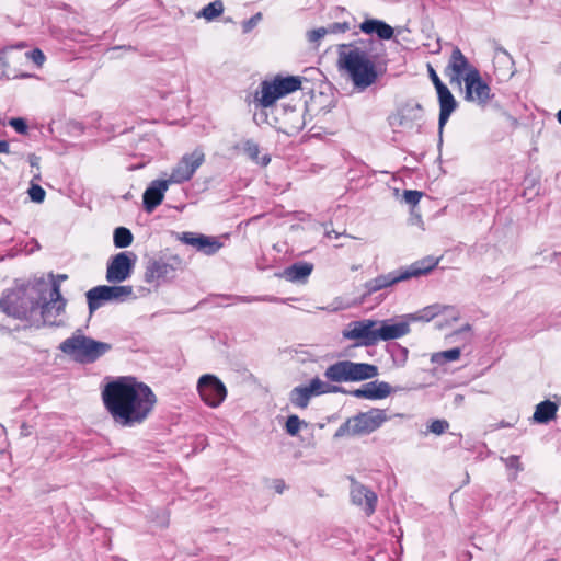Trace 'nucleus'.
Wrapping results in <instances>:
<instances>
[{
  "label": "nucleus",
  "instance_id": "3c124183",
  "mask_svg": "<svg viewBox=\"0 0 561 561\" xmlns=\"http://www.w3.org/2000/svg\"><path fill=\"white\" fill-rule=\"evenodd\" d=\"M49 277L51 278V283L57 280L60 284L62 280H66L68 278V275L58 274L57 276H55L54 274H49Z\"/></svg>",
  "mask_w": 561,
  "mask_h": 561
},
{
  "label": "nucleus",
  "instance_id": "c756f323",
  "mask_svg": "<svg viewBox=\"0 0 561 561\" xmlns=\"http://www.w3.org/2000/svg\"><path fill=\"white\" fill-rule=\"evenodd\" d=\"M114 245L116 248H127L131 244L134 237L129 229L118 227L114 230Z\"/></svg>",
  "mask_w": 561,
  "mask_h": 561
},
{
  "label": "nucleus",
  "instance_id": "5fc2aeb1",
  "mask_svg": "<svg viewBox=\"0 0 561 561\" xmlns=\"http://www.w3.org/2000/svg\"><path fill=\"white\" fill-rule=\"evenodd\" d=\"M366 561H375L371 557H367Z\"/></svg>",
  "mask_w": 561,
  "mask_h": 561
},
{
  "label": "nucleus",
  "instance_id": "49530a36",
  "mask_svg": "<svg viewBox=\"0 0 561 561\" xmlns=\"http://www.w3.org/2000/svg\"><path fill=\"white\" fill-rule=\"evenodd\" d=\"M350 30V24L347 22L344 23H333L330 25L329 32L332 33H345Z\"/></svg>",
  "mask_w": 561,
  "mask_h": 561
},
{
  "label": "nucleus",
  "instance_id": "412c9836",
  "mask_svg": "<svg viewBox=\"0 0 561 561\" xmlns=\"http://www.w3.org/2000/svg\"><path fill=\"white\" fill-rule=\"evenodd\" d=\"M436 92L439 103L438 127L442 133L451 113L457 108L458 103L447 85L440 88Z\"/></svg>",
  "mask_w": 561,
  "mask_h": 561
},
{
  "label": "nucleus",
  "instance_id": "e433bc0d",
  "mask_svg": "<svg viewBox=\"0 0 561 561\" xmlns=\"http://www.w3.org/2000/svg\"><path fill=\"white\" fill-rule=\"evenodd\" d=\"M28 194H30L31 199L35 203H42L46 196L45 190L41 185H37V184H33L28 188Z\"/></svg>",
  "mask_w": 561,
  "mask_h": 561
},
{
  "label": "nucleus",
  "instance_id": "a19ab883",
  "mask_svg": "<svg viewBox=\"0 0 561 561\" xmlns=\"http://www.w3.org/2000/svg\"><path fill=\"white\" fill-rule=\"evenodd\" d=\"M380 20L368 19L360 23L359 28L365 34H373L377 32Z\"/></svg>",
  "mask_w": 561,
  "mask_h": 561
},
{
  "label": "nucleus",
  "instance_id": "c03bdc74",
  "mask_svg": "<svg viewBox=\"0 0 561 561\" xmlns=\"http://www.w3.org/2000/svg\"><path fill=\"white\" fill-rule=\"evenodd\" d=\"M328 32H329V30H327L324 27L311 30L310 32H308V41L310 43H317L321 38H323Z\"/></svg>",
  "mask_w": 561,
  "mask_h": 561
},
{
  "label": "nucleus",
  "instance_id": "9d476101",
  "mask_svg": "<svg viewBox=\"0 0 561 561\" xmlns=\"http://www.w3.org/2000/svg\"><path fill=\"white\" fill-rule=\"evenodd\" d=\"M465 100L479 106H486L493 94L490 85L482 79L477 68L469 69L463 77Z\"/></svg>",
  "mask_w": 561,
  "mask_h": 561
},
{
  "label": "nucleus",
  "instance_id": "58836bf2",
  "mask_svg": "<svg viewBox=\"0 0 561 561\" xmlns=\"http://www.w3.org/2000/svg\"><path fill=\"white\" fill-rule=\"evenodd\" d=\"M25 55L37 67H42L46 60L44 53L39 48H34L33 50L27 51Z\"/></svg>",
  "mask_w": 561,
  "mask_h": 561
},
{
  "label": "nucleus",
  "instance_id": "cd10ccee",
  "mask_svg": "<svg viewBox=\"0 0 561 561\" xmlns=\"http://www.w3.org/2000/svg\"><path fill=\"white\" fill-rule=\"evenodd\" d=\"M224 12V3L221 0H215L208 3L203 10L198 13L197 16L204 18L206 21H213L220 16Z\"/></svg>",
  "mask_w": 561,
  "mask_h": 561
},
{
  "label": "nucleus",
  "instance_id": "9b49d317",
  "mask_svg": "<svg viewBox=\"0 0 561 561\" xmlns=\"http://www.w3.org/2000/svg\"><path fill=\"white\" fill-rule=\"evenodd\" d=\"M201 399L210 408L219 407L227 397V388L222 381L214 375H203L197 382Z\"/></svg>",
  "mask_w": 561,
  "mask_h": 561
},
{
  "label": "nucleus",
  "instance_id": "20e7f679",
  "mask_svg": "<svg viewBox=\"0 0 561 561\" xmlns=\"http://www.w3.org/2000/svg\"><path fill=\"white\" fill-rule=\"evenodd\" d=\"M112 348L111 344L95 341L79 331L66 339L59 350L81 364H91Z\"/></svg>",
  "mask_w": 561,
  "mask_h": 561
},
{
  "label": "nucleus",
  "instance_id": "864d4df0",
  "mask_svg": "<svg viewBox=\"0 0 561 561\" xmlns=\"http://www.w3.org/2000/svg\"><path fill=\"white\" fill-rule=\"evenodd\" d=\"M557 119L561 124V110L557 113Z\"/></svg>",
  "mask_w": 561,
  "mask_h": 561
},
{
  "label": "nucleus",
  "instance_id": "bb28decb",
  "mask_svg": "<svg viewBox=\"0 0 561 561\" xmlns=\"http://www.w3.org/2000/svg\"><path fill=\"white\" fill-rule=\"evenodd\" d=\"M311 399V394L306 387H296L290 392V402L299 409H306Z\"/></svg>",
  "mask_w": 561,
  "mask_h": 561
},
{
  "label": "nucleus",
  "instance_id": "603ef678",
  "mask_svg": "<svg viewBox=\"0 0 561 561\" xmlns=\"http://www.w3.org/2000/svg\"><path fill=\"white\" fill-rule=\"evenodd\" d=\"M260 19H261V14H260V13H257L255 16L251 18V19L249 20V22H248L249 26H248V27L245 26V30H247V31H248V30H250V27H251L252 25H254V24L256 23V21H257V20H260Z\"/></svg>",
  "mask_w": 561,
  "mask_h": 561
},
{
  "label": "nucleus",
  "instance_id": "1a4fd4ad",
  "mask_svg": "<svg viewBox=\"0 0 561 561\" xmlns=\"http://www.w3.org/2000/svg\"><path fill=\"white\" fill-rule=\"evenodd\" d=\"M38 308V301L19 291L9 293L0 299L1 311L20 320L30 319Z\"/></svg>",
  "mask_w": 561,
  "mask_h": 561
},
{
  "label": "nucleus",
  "instance_id": "ea45409f",
  "mask_svg": "<svg viewBox=\"0 0 561 561\" xmlns=\"http://www.w3.org/2000/svg\"><path fill=\"white\" fill-rule=\"evenodd\" d=\"M393 28L389 24L380 21L376 32L380 39H390L393 36Z\"/></svg>",
  "mask_w": 561,
  "mask_h": 561
},
{
  "label": "nucleus",
  "instance_id": "6e6552de",
  "mask_svg": "<svg viewBox=\"0 0 561 561\" xmlns=\"http://www.w3.org/2000/svg\"><path fill=\"white\" fill-rule=\"evenodd\" d=\"M133 295L130 285H100L87 291L89 311L92 313L106 301L123 302Z\"/></svg>",
  "mask_w": 561,
  "mask_h": 561
},
{
  "label": "nucleus",
  "instance_id": "f03ea898",
  "mask_svg": "<svg viewBox=\"0 0 561 561\" xmlns=\"http://www.w3.org/2000/svg\"><path fill=\"white\" fill-rule=\"evenodd\" d=\"M337 67L353 82L354 87L365 90L374 84L379 72L375 56L364 42L342 44L337 50Z\"/></svg>",
  "mask_w": 561,
  "mask_h": 561
},
{
  "label": "nucleus",
  "instance_id": "6ab92c4d",
  "mask_svg": "<svg viewBox=\"0 0 561 561\" xmlns=\"http://www.w3.org/2000/svg\"><path fill=\"white\" fill-rule=\"evenodd\" d=\"M169 183L168 180H158L145 191L142 203L146 211H153L162 203Z\"/></svg>",
  "mask_w": 561,
  "mask_h": 561
},
{
  "label": "nucleus",
  "instance_id": "7ed1b4c3",
  "mask_svg": "<svg viewBox=\"0 0 561 561\" xmlns=\"http://www.w3.org/2000/svg\"><path fill=\"white\" fill-rule=\"evenodd\" d=\"M439 263L438 257L426 256L413 262L411 265L378 275L365 283L367 294L371 295L379 290L389 288L400 282L420 277L432 272Z\"/></svg>",
  "mask_w": 561,
  "mask_h": 561
},
{
  "label": "nucleus",
  "instance_id": "4c0bfd02",
  "mask_svg": "<svg viewBox=\"0 0 561 561\" xmlns=\"http://www.w3.org/2000/svg\"><path fill=\"white\" fill-rule=\"evenodd\" d=\"M423 196V193L415 190H407L403 192V198L407 204L411 206H415L420 203L421 198Z\"/></svg>",
  "mask_w": 561,
  "mask_h": 561
},
{
  "label": "nucleus",
  "instance_id": "4be33fe9",
  "mask_svg": "<svg viewBox=\"0 0 561 561\" xmlns=\"http://www.w3.org/2000/svg\"><path fill=\"white\" fill-rule=\"evenodd\" d=\"M277 128L280 131L287 135H293L302 128L304 118L301 113L293 107L289 111H285L283 117L277 118Z\"/></svg>",
  "mask_w": 561,
  "mask_h": 561
},
{
  "label": "nucleus",
  "instance_id": "5701e85b",
  "mask_svg": "<svg viewBox=\"0 0 561 561\" xmlns=\"http://www.w3.org/2000/svg\"><path fill=\"white\" fill-rule=\"evenodd\" d=\"M313 264L297 262L284 270L283 276L291 283H306L313 271Z\"/></svg>",
  "mask_w": 561,
  "mask_h": 561
},
{
  "label": "nucleus",
  "instance_id": "79ce46f5",
  "mask_svg": "<svg viewBox=\"0 0 561 561\" xmlns=\"http://www.w3.org/2000/svg\"><path fill=\"white\" fill-rule=\"evenodd\" d=\"M448 427L449 424L445 420H434L428 426L430 431L436 435H442Z\"/></svg>",
  "mask_w": 561,
  "mask_h": 561
},
{
  "label": "nucleus",
  "instance_id": "37998d69",
  "mask_svg": "<svg viewBox=\"0 0 561 561\" xmlns=\"http://www.w3.org/2000/svg\"><path fill=\"white\" fill-rule=\"evenodd\" d=\"M10 126H12L15 131H18L19 134H26L27 131V124L25 122V119L21 118V117H16V118H11L10 122H9Z\"/></svg>",
  "mask_w": 561,
  "mask_h": 561
},
{
  "label": "nucleus",
  "instance_id": "423d86ee",
  "mask_svg": "<svg viewBox=\"0 0 561 561\" xmlns=\"http://www.w3.org/2000/svg\"><path fill=\"white\" fill-rule=\"evenodd\" d=\"M389 416L383 409L371 408L366 412H359L354 416L348 417L337 428L335 436H362L368 435L380 428Z\"/></svg>",
  "mask_w": 561,
  "mask_h": 561
},
{
  "label": "nucleus",
  "instance_id": "b1692460",
  "mask_svg": "<svg viewBox=\"0 0 561 561\" xmlns=\"http://www.w3.org/2000/svg\"><path fill=\"white\" fill-rule=\"evenodd\" d=\"M409 325L407 323H396V324H382L377 329V342L396 340L402 337L409 333Z\"/></svg>",
  "mask_w": 561,
  "mask_h": 561
},
{
  "label": "nucleus",
  "instance_id": "4468645a",
  "mask_svg": "<svg viewBox=\"0 0 561 561\" xmlns=\"http://www.w3.org/2000/svg\"><path fill=\"white\" fill-rule=\"evenodd\" d=\"M67 300L62 297L59 282L51 283L49 299L41 305V314L45 322L59 324L58 317L65 312Z\"/></svg>",
  "mask_w": 561,
  "mask_h": 561
},
{
  "label": "nucleus",
  "instance_id": "6e6d98bb",
  "mask_svg": "<svg viewBox=\"0 0 561 561\" xmlns=\"http://www.w3.org/2000/svg\"><path fill=\"white\" fill-rule=\"evenodd\" d=\"M545 561H557V560H556V559H553V558H550V559H547V560H545Z\"/></svg>",
  "mask_w": 561,
  "mask_h": 561
},
{
  "label": "nucleus",
  "instance_id": "8fccbe9b",
  "mask_svg": "<svg viewBox=\"0 0 561 561\" xmlns=\"http://www.w3.org/2000/svg\"><path fill=\"white\" fill-rule=\"evenodd\" d=\"M9 152H10L9 142L5 140H0V153H9Z\"/></svg>",
  "mask_w": 561,
  "mask_h": 561
},
{
  "label": "nucleus",
  "instance_id": "c9c22d12",
  "mask_svg": "<svg viewBox=\"0 0 561 561\" xmlns=\"http://www.w3.org/2000/svg\"><path fill=\"white\" fill-rule=\"evenodd\" d=\"M204 234H198L194 232H183L179 239L184 242L185 244H190L196 249H198L201 240Z\"/></svg>",
  "mask_w": 561,
  "mask_h": 561
},
{
  "label": "nucleus",
  "instance_id": "2f4dec72",
  "mask_svg": "<svg viewBox=\"0 0 561 561\" xmlns=\"http://www.w3.org/2000/svg\"><path fill=\"white\" fill-rule=\"evenodd\" d=\"M222 247L221 242L217 240L215 237L203 236L198 251L203 252L206 255L215 254Z\"/></svg>",
  "mask_w": 561,
  "mask_h": 561
},
{
  "label": "nucleus",
  "instance_id": "72a5a7b5",
  "mask_svg": "<svg viewBox=\"0 0 561 561\" xmlns=\"http://www.w3.org/2000/svg\"><path fill=\"white\" fill-rule=\"evenodd\" d=\"M460 348L455 347L433 355L432 360L437 363L454 362L460 357Z\"/></svg>",
  "mask_w": 561,
  "mask_h": 561
},
{
  "label": "nucleus",
  "instance_id": "f8f14e48",
  "mask_svg": "<svg viewBox=\"0 0 561 561\" xmlns=\"http://www.w3.org/2000/svg\"><path fill=\"white\" fill-rule=\"evenodd\" d=\"M136 255L131 252H119L111 257L106 268V279L119 284L128 279L135 266Z\"/></svg>",
  "mask_w": 561,
  "mask_h": 561
},
{
  "label": "nucleus",
  "instance_id": "0eeeda50",
  "mask_svg": "<svg viewBox=\"0 0 561 561\" xmlns=\"http://www.w3.org/2000/svg\"><path fill=\"white\" fill-rule=\"evenodd\" d=\"M378 367L369 363L339 360L329 365L324 377L332 382L363 381L378 376Z\"/></svg>",
  "mask_w": 561,
  "mask_h": 561
},
{
  "label": "nucleus",
  "instance_id": "a211bd4d",
  "mask_svg": "<svg viewBox=\"0 0 561 561\" xmlns=\"http://www.w3.org/2000/svg\"><path fill=\"white\" fill-rule=\"evenodd\" d=\"M175 268L163 260H150L146 265L144 274L145 282L148 284L159 283L173 277Z\"/></svg>",
  "mask_w": 561,
  "mask_h": 561
},
{
  "label": "nucleus",
  "instance_id": "f257e3e1",
  "mask_svg": "<svg viewBox=\"0 0 561 561\" xmlns=\"http://www.w3.org/2000/svg\"><path fill=\"white\" fill-rule=\"evenodd\" d=\"M105 411L121 427L144 424L153 413L158 397L150 386L133 376H119L101 390Z\"/></svg>",
  "mask_w": 561,
  "mask_h": 561
},
{
  "label": "nucleus",
  "instance_id": "09e8293b",
  "mask_svg": "<svg viewBox=\"0 0 561 561\" xmlns=\"http://www.w3.org/2000/svg\"><path fill=\"white\" fill-rule=\"evenodd\" d=\"M274 489L277 493H282L285 489V482L283 480H276L274 483Z\"/></svg>",
  "mask_w": 561,
  "mask_h": 561
},
{
  "label": "nucleus",
  "instance_id": "f3484780",
  "mask_svg": "<svg viewBox=\"0 0 561 561\" xmlns=\"http://www.w3.org/2000/svg\"><path fill=\"white\" fill-rule=\"evenodd\" d=\"M351 497L354 504L363 507L367 516H370L375 513L377 506V495L370 489L354 481L351 488Z\"/></svg>",
  "mask_w": 561,
  "mask_h": 561
},
{
  "label": "nucleus",
  "instance_id": "2eb2a0df",
  "mask_svg": "<svg viewBox=\"0 0 561 561\" xmlns=\"http://www.w3.org/2000/svg\"><path fill=\"white\" fill-rule=\"evenodd\" d=\"M377 322L373 320L354 321L348 324V329L343 332V336L348 340L360 341L363 345L370 346L377 343Z\"/></svg>",
  "mask_w": 561,
  "mask_h": 561
},
{
  "label": "nucleus",
  "instance_id": "f704fd0d",
  "mask_svg": "<svg viewBox=\"0 0 561 561\" xmlns=\"http://www.w3.org/2000/svg\"><path fill=\"white\" fill-rule=\"evenodd\" d=\"M301 421L300 419L297 416V415H289L287 417V421H286V432L291 435V436H295L299 433L300 428H301Z\"/></svg>",
  "mask_w": 561,
  "mask_h": 561
},
{
  "label": "nucleus",
  "instance_id": "c85d7f7f",
  "mask_svg": "<svg viewBox=\"0 0 561 561\" xmlns=\"http://www.w3.org/2000/svg\"><path fill=\"white\" fill-rule=\"evenodd\" d=\"M411 110L407 106L398 108L389 116V124L392 127L399 128L405 126L412 121L410 117Z\"/></svg>",
  "mask_w": 561,
  "mask_h": 561
},
{
  "label": "nucleus",
  "instance_id": "dca6fc26",
  "mask_svg": "<svg viewBox=\"0 0 561 561\" xmlns=\"http://www.w3.org/2000/svg\"><path fill=\"white\" fill-rule=\"evenodd\" d=\"M472 68L474 67L469 64L467 57L462 54L460 48L455 47L451 51L445 73L449 77L450 83L460 85L461 78L463 79L469 69Z\"/></svg>",
  "mask_w": 561,
  "mask_h": 561
},
{
  "label": "nucleus",
  "instance_id": "aec40b11",
  "mask_svg": "<svg viewBox=\"0 0 561 561\" xmlns=\"http://www.w3.org/2000/svg\"><path fill=\"white\" fill-rule=\"evenodd\" d=\"M392 391L391 386L386 381H371L365 383L362 388L352 391L356 398H364L368 400H381L390 396Z\"/></svg>",
  "mask_w": 561,
  "mask_h": 561
},
{
  "label": "nucleus",
  "instance_id": "de8ad7c7",
  "mask_svg": "<svg viewBox=\"0 0 561 561\" xmlns=\"http://www.w3.org/2000/svg\"><path fill=\"white\" fill-rule=\"evenodd\" d=\"M507 466L512 467V468H516L517 470H520L522 469V465H520V461H519V457L518 456H511L507 458Z\"/></svg>",
  "mask_w": 561,
  "mask_h": 561
},
{
  "label": "nucleus",
  "instance_id": "7c9ffc66",
  "mask_svg": "<svg viewBox=\"0 0 561 561\" xmlns=\"http://www.w3.org/2000/svg\"><path fill=\"white\" fill-rule=\"evenodd\" d=\"M447 307H440L439 305L427 306L413 314L414 320L431 321L438 314H440Z\"/></svg>",
  "mask_w": 561,
  "mask_h": 561
},
{
  "label": "nucleus",
  "instance_id": "473e14b6",
  "mask_svg": "<svg viewBox=\"0 0 561 561\" xmlns=\"http://www.w3.org/2000/svg\"><path fill=\"white\" fill-rule=\"evenodd\" d=\"M305 387L307 388L311 397L329 393L335 390V388H332L329 383L322 381L318 377L313 378L310 381V383Z\"/></svg>",
  "mask_w": 561,
  "mask_h": 561
},
{
  "label": "nucleus",
  "instance_id": "39448f33",
  "mask_svg": "<svg viewBox=\"0 0 561 561\" xmlns=\"http://www.w3.org/2000/svg\"><path fill=\"white\" fill-rule=\"evenodd\" d=\"M301 78L297 76H275L272 80H264L260 90L254 94L256 106L266 108L273 106L277 100L301 89Z\"/></svg>",
  "mask_w": 561,
  "mask_h": 561
},
{
  "label": "nucleus",
  "instance_id": "393cba45",
  "mask_svg": "<svg viewBox=\"0 0 561 561\" xmlns=\"http://www.w3.org/2000/svg\"><path fill=\"white\" fill-rule=\"evenodd\" d=\"M558 407L550 400L540 402L535 410L534 420L538 423H547L556 417Z\"/></svg>",
  "mask_w": 561,
  "mask_h": 561
},
{
  "label": "nucleus",
  "instance_id": "ddd939ff",
  "mask_svg": "<svg viewBox=\"0 0 561 561\" xmlns=\"http://www.w3.org/2000/svg\"><path fill=\"white\" fill-rule=\"evenodd\" d=\"M205 154L201 149H195L190 154H184L172 169L169 182L183 183L190 181L196 170L204 163Z\"/></svg>",
  "mask_w": 561,
  "mask_h": 561
},
{
  "label": "nucleus",
  "instance_id": "a18cd8bd",
  "mask_svg": "<svg viewBox=\"0 0 561 561\" xmlns=\"http://www.w3.org/2000/svg\"><path fill=\"white\" fill-rule=\"evenodd\" d=\"M427 71H428L430 79H431L432 83L434 84L436 91L446 85L442 82V80L438 77V75L436 73L435 69L430 64L427 65Z\"/></svg>",
  "mask_w": 561,
  "mask_h": 561
},
{
  "label": "nucleus",
  "instance_id": "a878e982",
  "mask_svg": "<svg viewBox=\"0 0 561 561\" xmlns=\"http://www.w3.org/2000/svg\"><path fill=\"white\" fill-rule=\"evenodd\" d=\"M243 151L252 161L261 163L264 167L267 165L271 161L268 156H263L260 158V147L253 140H247L243 144Z\"/></svg>",
  "mask_w": 561,
  "mask_h": 561
}]
</instances>
